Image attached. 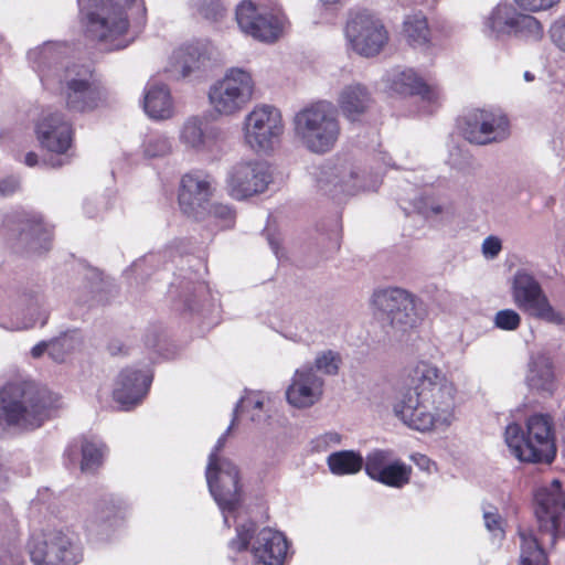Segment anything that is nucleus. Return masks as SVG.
<instances>
[{
	"instance_id": "nucleus-1",
	"label": "nucleus",
	"mask_w": 565,
	"mask_h": 565,
	"mask_svg": "<svg viewBox=\"0 0 565 565\" xmlns=\"http://www.w3.org/2000/svg\"><path fill=\"white\" fill-rule=\"evenodd\" d=\"M456 387L434 364L420 361L409 373L408 387L393 404L394 415L408 428L444 431L455 420Z\"/></svg>"
},
{
	"instance_id": "nucleus-2",
	"label": "nucleus",
	"mask_w": 565,
	"mask_h": 565,
	"mask_svg": "<svg viewBox=\"0 0 565 565\" xmlns=\"http://www.w3.org/2000/svg\"><path fill=\"white\" fill-rule=\"evenodd\" d=\"M84 31L87 38L104 42L110 50L124 49L120 39L129 26V17L138 25L146 23L143 0H78Z\"/></svg>"
},
{
	"instance_id": "nucleus-3",
	"label": "nucleus",
	"mask_w": 565,
	"mask_h": 565,
	"mask_svg": "<svg viewBox=\"0 0 565 565\" xmlns=\"http://www.w3.org/2000/svg\"><path fill=\"white\" fill-rule=\"evenodd\" d=\"M50 416V401L44 392L26 382L8 383L0 390V434L30 431Z\"/></svg>"
},
{
	"instance_id": "nucleus-4",
	"label": "nucleus",
	"mask_w": 565,
	"mask_h": 565,
	"mask_svg": "<svg viewBox=\"0 0 565 565\" xmlns=\"http://www.w3.org/2000/svg\"><path fill=\"white\" fill-rule=\"evenodd\" d=\"M296 140L315 154L330 152L341 136L338 107L326 99L303 106L292 118Z\"/></svg>"
},
{
	"instance_id": "nucleus-5",
	"label": "nucleus",
	"mask_w": 565,
	"mask_h": 565,
	"mask_svg": "<svg viewBox=\"0 0 565 565\" xmlns=\"http://www.w3.org/2000/svg\"><path fill=\"white\" fill-rule=\"evenodd\" d=\"M524 430L519 424H509L504 440L510 452L520 461L551 463L556 456L553 419L547 414L530 416Z\"/></svg>"
},
{
	"instance_id": "nucleus-6",
	"label": "nucleus",
	"mask_w": 565,
	"mask_h": 565,
	"mask_svg": "<svg viewBox=\"0 0 565 565\" xmlns=\"http://www.w3.org/2000/svg\"><path fill=\"white\" fill-rule=\"evenodd\" d=\"M234 425L235 418L232 419L226 431L217 439L209 456L205 471L210 493L218 505L226 526H230V516L238 511L243 499L237 466L220 455Z\"/></svg>"
},
{
	"instance_id": "nucleus-7",
	"label": "nucleus",
	"mask_w": 565,
	"mask_h": 565,
	"mask_svg": "<svg viewBox=\"0 0 565 565\" xmlns=\"http://www.w3.org/2000/svg\"><path fill=\"white\" fill-rule=\"evenodd\" d=\"M319 190L334 198L375 191L381 179L367 175L361 164L348 157H335L321 164L315 174Z\"/></svg>"
},
{
	"instance_id": "nucleus-8",
	"label": "nucleus",
	"mask_w": 565,
	"mask_h": 565,
	"mask_svg": "<svg viewBox=\"0 0 565 565\" xmlns=\"http://www.w3.org/2000/svg\"><path fill=\"white\" fill-rule=\"evenodd\" d=\"M255 82L249 72L232 67L209 88L210 107L217 117L232 118L241 114L252 102Z\"/></svg>"
},
{
	"instance_id": "nucleus-9",
	"label": "nucleus",
	"mask_w": 565,
	"mask_h": 565,
	"mask_svg": "<svg viewBox=\"0 0 565 565\" xmlns=\"http://www.w3.org/2000/svg\"><path fill=\"white\" fill-rule=\"evenodd\" d=\"M250 547L254 557L265 565H282L288 542L286 536L271 527L258 529L253 521L237 524L236 535L228 542L231 552L238 553Z\"/></svg>"
},
{
	"instance_id": "nucleus-10",
	"label": "nucleus",
	"mask_w": 565,
	"mask_h": 565,
	"mask_svg": "<svg viewBox=\"0 0 565 565\" xmlns=\"http://www.w3.org/2000/svg\"><path fill=\"white\" fill-rule=\"evenodd\" d=\"M33 565H77L83 551L74 534L66 529H46L33 533L28 542Z\"/></svg>"
},
{
	"instance_id": "nucleus-11",
	"label": "nucleus",
	"mask_w": 565,
	"mask_h": 565,
	"mask_svg": "<svg viewBox=\"0 0 565 565\" xmlns=\"http://www.w3.org/2000/svg\"><path fill=\"white\" fill-rule=\"evenodd\" d=\"M242 130L250 150L268 154L280 143L285 131L281 111L273 105H256L245 116Z\"/></svg>"
},
{
	"instance_id": "nucleus-12",
	"label": "nucleus",
	"mask_w": 565,
	"mask_h": 565,
	"mask_svg": "<svg viewBox=\"0 0 565 565\" xmlns=\"http://www.w3.org/2000/svg\"><path fill=\"white\" fill-rule=\"evenodd\" d=\"M53 89L58 90L70 110L79 113L93 110L104 97L92 67L83 64H67Z\"/></svg>"
},
{
	"instance_id": "nucleus-13",
	"label": "nucleus",
	"mask_w": 565,
	"mask_h": 565,
	"mask_svg": "<svg viewBox=\"0 0 565 565\" xmlns=\"http://www.w3.org/2000/svg\"><path fill=\"white\" fill-rule=\"evenodd\" d=\"M344 38L353 52L363 57H375L390 42V33L381 18L369 10L350 12Z\"/></svg>"
},
{
	"instance_id": "nucleus-14",
	"label": "nucleus",
	"mask_w": 565,
	"mask_h": 565,
	"mask_svg": "<svg viewBox=\"0 0 565 565\" xmlns=\"http://www.w3.org/2000/svg\"><path fill=\"white\" fill-rule=\"evenodd\" d=\"M184 150L206 162L218 161L225 153L223 130L200 115L188 117L178 130Z\"/></svg>"
},
{
	"instance_id": "nucleus-15",
	"label": "nucleus",
	"mask_w": 565,
	"mask_h": 565,
	"mask_svg": "<svg viewBox=\"0 0 565 565\" xmlns=\"http://www.w3.org/2000/svg\"><path fill=\"white\" fill-rule=\"evenodd\" d=\"M482 33L491 39L514 35L526 41H540L543 38L541 22L525 13L519 12L512 4H497L482 21Z\"/></svg>"
},
{
	"instance_id": "nucleus-16",
	"label": "nucleus",
	"mask_w": 565,
	"mask_h": 565,
	"mask_svg": "<svg viewBox=\"0 0 565 565\" xmlns=\"http://www.w3.org/2000/svg\"><path fill=\"white\" fill-rule=\"evenodd\" d=\"M511 296L515 306L530 317L556 326L565 322L564 316L551 305L539 280L525 269L515 271Z\"/></svg>"
},
{
	"instance_id": "nucleus-17",
	"label": "nucleus",
	"mask_w": 565,
	"mask_h": 565,
	"mask_svg": "<svg viewBox=\"0 0 565 565\" xmlns=\"http://www.w3.org/2000/svg\"><path fill=\"white\" fill-rule=\"evenodd\" d=\"M35 135L42 149L61 157H52L49 162L44 161L45 164L58 168L68 162L73 146V127L62 113H43L35 125Z\"/></svg>"
},
{
	"instance_id": "nucleus-18",
	"label": "nucleus",
	"mask_w": 565,
	"mask_h": 565,
	"mask_svg": "<svg viewBox=\"0 0 565 565\" xmlns=\"http://www.w3.org/2000/svg\"><path fill=\"white\" fill-rule=\"evenodd\" d=\"M371 302L375 310L385 316L392 328L402 331L415 327L422 319L416 297L402 288L377 289Z\"/></svg>"
},
{
	"instance_id": "nucleus-19",
	"label": "nucleus",
	"mask_w": 565,
	"mask_h": 565,
	"mask_svg": "<svg viewBox=\"0 0 565 565\" xmlns=\"http://www.w3.org/2000/svg\"><path fill=\"white\" fill-rule=\"evenodd\" d=\"M273 181L270 166L264 160H242L226 174L228 194L235 200H246L264 193Z\"/></svg>"
},
{
	"instance_id": "nucleus-20",
	"label": "nucleus",
	"mask_w": 565,
	"mask_h": 565,
	"mask_svg": "<svg viewBox=\"0 0 565 565\" xmlns=\"http://www.w3.org/2000/svg\"><path fill=\"white\" fill-rule=\"evenodd\" d=\"M461 131L470 143L484 146L509 138L510 121L499 109H473L463 117Z\"/></svg>"
},
{
	"instance_id": "nucleus-21",
	"label": "nucleus",
	"mask_w": 565,
	"mask_h": 565,
	"mask_svg": "<svg viewBox=\"0 0 565 565\" xmlns=\"http://www.w3.org/2000/svg\"><path fill=\"white\" fill-rule=\"evenodd\" d=\"M535 516L541 535H547L551 543L565 530V493L558 480L539 488L534 494Z\"/></svg>"
},
{
	"instance_id": "nucleus-22",
	"label": "nucleus",
	"mask_w": 565,
	"mask_h": 565,
	"mask_svg": "<svg viewBox=\"0 0 565 565\" xmlns=\"http://www.w3.org/2000/svg\"><path fill=\"white\" fill-rule=\"evenodd\" d=\"M214 191V179L209 173L201 170L185 173L181 178L178 194L181 211L194 220H205Z\"/></svg>"
},
{
	"instance_id": "nucleus-23",
	"label": "nucleus",
	"mask_w": 565,
	"mask_h": 565,
	"mask_svg": "<svg viewBox=\"0 0 565 565\" xmlns=\"http://www.w3.org/2000/svg\"><path fill=\"white\" fill-rule=\"evenodd\" d=\"M235 18L244 34L260 42L273 43L282 33L285 18L260 11L250 0H243L237 4Z\"/></svg>"
},
{
	"instance_id": "nucleus-24",
	"label": "nucleus",
	"mask_w": 565,
	"mask_h": 565,
	"mask_svg": "<svg viewBox=\"0 0 565 565\" xmlns=\"http://www.w3.org/2000/svg\"><path fill=\"white\" fill-rule=\"evenodd\" d=\"M152 383V372L149 367H126L117 375L113 398L121 411H130L140 405Z\"/></svg>"
},
{
	"instance_id": "nucleus-25",
	"label": "nucleus",
	"mask_w": 565,
	"mask_h": 565,
	"mask_svg": "<svg viewBox=\"0 0 565 565\" xmlns=\"http://www.w3.org/2000/svg\"><path fill=\"white\" fill-rule=\"evenodd\" d=\"M4 226L19 233V239L34 252L47 250L52 239V227L35 212H14L6 217Z\"/></svg>"
},
{
	"instance_id": "nucleus-26",
	"label": "nucleus",
	"mask_w": 565,
	"mask_h": 565,
	"mask_svg": "<svg viewBox=\"0 0 565 565\" xmlns=\"http://www.w3.org/2000/svg\"><path fill=\"white\" fill-rule=\"evenodd\" d=\"M382 81L391 95H419L423 100L428 103H437L440 97L438 87L425 83L416 71L409 67H392L386 71Z\"/></svg>"
},
{
	"instance_id": "nucleus-27",
	"label": "nucleus",
	"mask_w": 565,
	"mask_h": 565,
	"mask_svg": "<svg viewBox=\"0 0 565 565\" xmlns=\"http://www.w3.org/2000/svg\"><path fill=\"white\" fill-rule=\"evenodd\" d=\"M66 52V45L60 42H45L28 52L29 64L46 88L55 87L66 66L63 65Z\"/></svg>"
},
{
	"instance_id": "nucleus-28",
	"label": "nucleus",
	"mask_w": 565,
	"mask_h": 565,
	"mask_svg": "<svg viewBox=\"0 0 565 565\" xmlns=\"http://www.w3.org/2000/svg\"><path fill=\"white\" fill-rule=\"evenodd\" d=\"M324 380L319 376L311 364L298 367L286 390L287 402L299 409L317 404L323 395Z\"/></svg>"
},
{
	"instance_id": "nucleus-29",
	"label": "nucleus",
	"mask_w": 565,
	"mask_h": 565,
	"mask_svg": "<svg viewBox=\"0 0 565 565\" xmlns=\"http://www.w3.org/2000/svg\"><path fill=\"white\" fill-rule=\"evenodd\" d=\"M125 509L113 497H105L94 503L86 518L85 526L90 534L108 535L124 520Z\"/></svg>"
},
{
	"instance_id": "nucleus-30",
	"label": "nucleus",
	"mask_w": 565,
	"mask_h": 565,
	"mask_svg": "<svg viewBox=\"0 0 565 565\" xmlns=\"http://www.w3.org/2000/svg\"><path fill=\"white\" fill-rule=\"evenodd\" d=\"M106 446L97 438H82L68 445L65 458L71 465L78 462L84 473L95 472L102 465Z\"/></svg>"
},
{
	"instance_id": "nucleus-31",
	"label": "nucleus",
	"mask_w": 565,
	"mask_h": 565,
	"mask_svg": "<svg viewBox=\"0 0 565 565\" xmlns=\"http://www.w3.org/2000/svg\"><path fill=\"white\" fill-rule=\"evenodd\" d=\"M372 97L369 89L360 83H351L345 85L338 95L337 104L343 116L355 121L371 106Z\"/></svg>"
},
{
	"instance_id": "nucleus-32",
	"label": "nucleus",
	"mask_w": 565,
	"mask_h": 565,
	"mask_svg": "<svg viewBox=\"0 0 565 565\" xmlns=\"http://www.w3.org/2000/svg\"><path fill=\"white\" fill-rule=\"evenodd\" d=\"M525 381L531 390L552 394L556 384L551 358L544 353L533 354L529 361Z\"/></svg>"
},
{
	"instance_id": "nucleus-33",
	"label": "nucleus",
	"mask_w": 565,
	"mask_h": 565,
	"mask_svg": "<svg viewBox=\"0 0 565 565\" xmlns=\"http://www.w3.org/2000/svg\"><path fill=\"white\" fill-rule=\"evenodd\" d=\"M143 110L152 119H169L174 114V105L169 88L164 84L149 83L145 88Z\"/></svg>"
},
{
	"instance_id": "nucleus-34",
	"label": "nucleus",
	"mask_w": 565,
	"mask_h": 565,
	"mask_svg": "<svg viewBox=\"0 0 565 565\" xmlns=\"http://www.w3.org/2000/svg\"><path fill=\"white\" fill-rule=\"evenodd\" d=\"M402 34L408 45L414 49H428L431 44L428 21L422 11H415L404 17Z\"/></svg>"
},
{
	"instance_id": "nucleus-35",
	"label": "nucleus",
	"mask_w": 565,
	"mask_h": 565,
	"mask_svg": "<svg viewBox=\"0 0 565 565\" xmlns=\"http://www.w3.org/2000/svg\"><path fill=\"white\" fill-rule=\"evenodd\" d=\"M414 209L428 220H449L454 216L455 210L451 202L437 200L426 193L418 196L407 198Z\"/></svg>"
},
{
	"instance_id": "nucleus-36",
	"label": "nucleus",
	"mask_w": 565,
	"mask_h": 565,
	"mask_svg": "<svg viewBox=\"0 0 565 565\" xmlns=\"http://www.w3.org/2000/svg\"><path fill=\"white\" fill-rule=\"evenodd\" d=\"M198 53L192 47H180L173 51L166 67L171 79H181L189 76L198 65Z\"/></svg>"
},
{
	"instance_id": "nucleus-37",
	"label": "nucleus",
	"mask_w": 565,
	"mask_h": 565,
	"mask_svg": "<svg viewBox=\"0 0 565 565\" xmlns=\"http://www.w3.org/2000/svg\"><path fill=\"white\" fill-rule=\"evenodd\" d=\"M327 465L332 475L349 476L358 473L363 468L364 459L354 450H340L328 456Z\"/></svg>"
},
{
	"instance_id": "nucleus-38",
	"label": "nucleus",
	"mask_w": 565,
	"mask_h": 565,
	"mask_svg": "<svg viewBox=\"0 0 565 565\" xmlns=\"http://www.w3.org/2000/svg\"><path fill=\"white\" fill-rule=\"evenodd\" d=\"M520 565H547V558L542 542H539L532 531L520 530Z\"/></svg>"
},
{
	"instance_id": "nucleus-39",
	"label": "nucleus",
	"mask_w": 565,
	"mask_h": 565,
	"mask_svg": "<svg viewBox=\"0 0 565 565\" xmlns=\"http://www.w3.org/2000/svg\"><path fill=\"white\" fill-rule=\"evenodd\" d=\"M25 312L21 323L11 329H28L40 323L45 326L49 319V310L45 307L44 298L41 295H34L24 299Z\"/></svg>"
},
{
	"instance_id": "nucleus-40",
	"label": "nucleus",
	"mask_w": 565,
	"mask_h": 565,
	"mask_svg": "<svg viewBox=\"0 0 565 565\" xmlns=\"http://www.w3.org/2000/svg\"><path fill=\"white\" fill-rule=\"evenodd\" d=\"M50 343V358L54 362L62 363L74 350L81 345L82 340L79 333L76 330H71L51 339Z\"/></svg>"
},
{
	"instance_id": "nucleus-41",
	"label": "nucleus",
	"mask_w": 565,
	"mask_h": 565,
	"mask_svg": "<svg viewBox=\"0 0 565 565\" xmlns=\"http://www.w3.org/2000/svg\"><path fill=\"white\" fill-rule=\"evenodd\" d=\"M412 475V467L396 459L392 465L387 466L382 473H380L374 481L385 484L391 488L401 489L409 483Z\"/></svg>"
},
{
	"instance_id": "nucleus-42",
	"label": "nucleus",
	"mask_w": 565,
	"mask_h": 565,
	"mask_svg": "<svg viewBox=\"0 0 565 565\" xmlns=\"http://www.w3.org/2000/svg\"><path fill=\"white\" fill-rule=\"evenodd\" d=\"M343 8V0H318L312 8V22L321 25L335 24Z\"/></svg>"
},
{
	"instance_id": "nucleus-43",
	"label": "nucleus",
	"mask_w": 565,
	"mask_h": 565,
	"mask_svg": "<svg viewBox=\"0 0 565 565\" xmlns=\"http://www.w3.org/2000/svg\"><path fill=\"white\" fill-rule=\"evenodd\" d=\"M141 148L146 158H162L171 153L172 140L163 134L152 132L145 137Z\"/></svg>"
},
{
	"instance_id": "nucleus-44",
	"label": "nucleus",
	"mask_w": 565,
	"mask_h": 565,
	"mask_svg": "<svg viewBox=\"0 0 565 565\" xmlns=\"http://www.w3.org/2000/svg\"><path fill=\"white\" fill-rule=\"evenodd\" d=\"M397 458L393 450L390 449H374L367 454L364 460V469L366 475L374 480L380 473L392 465Z\"/></svg>"
},
{
	"instance_id": "nucleus-45",
	"label": "nucleus",
	"mask_w": 565,
	"mask_h": 565,
	"mask_svg": "<svg viewBox=\"0 0 565 565\" xmlns=\"http://www.w3.org/2000/svg\"><path fill=\"white\" fill-rule=\"evenodd\" d=\"M263 408V398L258 394L250 393L238 401L233 412V418L236 422L241 415L247 414L252 422L260 423L265 418Z\"/></svg>"
},
{
	"instance_id": "nucleus-46",
	"label": "nucleus",
	"mask_w": 565,
	"mask_h": 565,
	"mask_svg": "<svg viewBox=\"0 0 565 565\" xmlns=\"http://www.w3.org/2000/svg\"><path fill=\"white\" fill-rule=\"evenodd\" d=\"M193 14L210 22H218L225 15V8L221 0H190Z\"/></svg>"
},
{
	"instance_id": "nucleus-47",
	"label": "nucleus",
	"mask_w": 565,
	"mask_h": 565,
	"mask_svg": "<svg viewBox=\"0 0 565 565\" xmlns=\"http://www.w3.org/2000/svg\"><path fill=\"white\" fill-rule=\"evenodd\" d=\"M341 364V356L338 352L326 350L319 352L315 358L313 371L323 373L324 375H337Z\"/></svg>"
},
{
	"instance_id": "nucleus-48",
	"label": "nucleus",
	"mask_w": 565,
	"mask_h": 565,
	"mask_svg": "<svg viewBox=\"0 0 565 565\" xmlns=\"http://www.w3.org/2000/svg\"><path fill=\"white\" fill-rule=\"evenodd\" d=\"M493 322L498 329L514 331L521 324V317L513 309H503L495 313Z\"/></svg>"
},
{
	"instance_id": "nucleus-49",
	"label": "nucleus",
	"mask_w": 565,
	"mask_h": 565,
	"mask_svg": "<svg viewBox=\"0 0 565 565\" xmlns=\"http://www.w3.org/2000/svg\"><path fill=\"white\" fill-rule=\"evenodd\" d=\"M206 217H212L216 221H220L221 227H230L234 222V212L228 205L222 203H211L210 201L205 218Z\"/></svg>"
},
{
	"instance_id": "nucleus-50",
	"label": "nucleus",
	"mask_w": 565,
	"mask_h": 565,
	"mask_svg": "<svg viewBox=\"0 0 565 565\" xmlns=\"http://www.w3.org/2000/svg\"><path fill=\"white\" fill-rule=\"evenodd\" d=\"M342 441V435L337 431L323 433L311 440V450L316 452H326Z\"/></svg>"
},
{
	"instance_id": "nucleus-51",
	"label": "nucleus",
	"mask_w": 565,
	"mask_h": 565,
	"mask_svg": "<svg viewBox=\"0 0 565 565\" xmlns=\"http://www.w3.org/2000/svg\"><path fill=\"white\" fill-rule=\"evenodd\" d=\"M206 286L203 284H199L193 287L191 292L185 295L183 300V307L185 311L189 312H202L205 310V305H199L196 302V298H203L206 295Z\"/></svg>"
},
{
	"instance_id": "nucleus-52",
	"label": "nucleus",
	"mask_w": 565,
	"mask_h": 565,
	"mask_svg": "<svg viewBox=\"0 0 565 565\" xmlns=\"http://www.w3.org/2000/svg\"><path fill=\"white\" fill-rule=\"evenodd\" d=\"M24 557L19 546L11 543L0 546V565H23Z\"/></svg>"
},
{
	"instance_id": "nucleus-53",
	"label": "nucleus",
	"mask_w": 565,
	"mask_h": 565,
	"mask_svg": "<svg viewBox=\"0 0 565 565\" xmlns=\"http://www.w3.org/2000/svg\"><path fill=\"white\" fill-rule=\"evenodd\" d=\"M483 519H484V525L487 530L492 534L495 539L503 537L504 531H503V519L498 513L497 510L494 511H484L483 512Z\"/></svg>"
},
{
	"instance_id": "nucleus-54",
	"label": "nucleus",
	"mask_w": 565,
	"mask_h": 565,
	"mask_svg": "<svg viewBox=\"0 0 565 565\" xmlns=\"http://www.w3.org/2000/svg\"><path fill=\"white\" fill-rule=\"evenodd\" d=\"M502 250V241L500 237L490 235L486 237L481 245V253L486 259H494Z\"/></svg>"
},
{
	"instance_id": "nucleus-55",
	"label": "nucleus",
	"mask_w": 565,
	"mask_h": 565,
	"mask_svg": "<svg viewBox=\"0 0 565 565\" xmlns=\"http://www.w3.org/2000/svg\"><path fill=\"white\" fill-rule=\"evenodd\" d=\"M525 11L537 12L547 10L559 2V0H514Z\"/></svg>"
},
{
	"instance_id": "nucleus-56",
	"label": "nucleus",
	"mask_w": 565,
	"mask_h": 565,
	"mask_svg": "<svg viewBox=\"0 0 565 565\" xmlns=\"http://www.w3.org/2000/svg\"><path fill=\"white\" fill-rule=\"evenodd\" d=\"M551 38L553 43L565 53V15L553 24Z\"/></svg>"
},
{
	"instance_id": "nucleus-57",
	"label": "nucleus",
	"mask_w": 565,
	"mask_h": 565,
	"mask_svg": "<svg viewBox=\"0 0 565 565\" xmlns=\"http://www.w3.org/2000/svg\"><path fill=\"white\" fill-rule=\"evenodd\" d=\"M154 256L148 255L141 259L136 260L131 267L129 268L128 273H131L136 275V279L138 277H143L145 274V267L153 262Z\"/></svg>"
},
{
	"instance_id": "nucleus-58",
	"label": "nucleus",
	"mask_w": 565,
	"mask_h": 565,
	"mask_svg": "<svg viewBox=\"0 0 565 565\" xmlns=\"http://www.w3.org/2000/svg\"><path fill=\"white\" fill-rule=\"evenodd\" d=\"M19 189V180L14 177H9L0 181V194L11 195Z\"/></svg>"
},
{
	"instance_id": "nucleus-59",
	"label": "nucleus",
	"mask_w": 565,
	"mask_h": 565,
	"mask_svg": "<svg viewBox=\"0 0 565 565\" xmlns=\"http://www.w3.org/2000/svg\"><path fill=\"white\" fill-rule=\"evenodd\" d=\"M51 343L49 341H41L31 349V355L34 359L41 358L44 353L50 355Z\"/></svg>"
},
{
	"instance_id": "nucleus-60",
	"label": "nucleus",
	"mask_w": 565,
	"mask_h": 565,
	"mask_svg": "<svg viewBox=\"0 0 565 565\" xmlns=\"http://www.w3.org/2000/svg\"><path fill=\"white\" fill-rule=\"evenodd\" d=\"M98 202L93 199H88L84 202V212L85 214L90 217H98L100 215V211L97 209Z\"/></svg>"
},
{
	"instance_id": "nucleus-61",
	"label": "nucleus",
	"mask_w": 565,
	"mask_h": 565,
	"mask_svg": "<svg viewBox=\"0 0 565 565\" xmlns=\"http://www.w3.org/2000/svg\"><path fill=\"white\" fill-rule=\"evenodd\" d=\"M413 459L416 462V465L419 466L422 469L429 470L431 461L427 456L417 455V456H414Z\"/></svg>"
},
{
	"instance_id": "nucleus-62",
	"label": "nucleus",
	"mask_w": 565,
	"mask_h": 565,
	"mask_svg": "<svg viewBox=\"0 0 565 565\" xmlns=\"http://www.w3.org/2000/svg\"><path fill=\"white\" fill-rule=\"evenodd\" d=\"M24 164L30 167V168H33L35 166L39 164V156L35 153V152H28L25 156H24V160H23Z\"/></svg>"
},
{
	"instance_id": "nucleus-63",
	"label": "nucleus",
	"mask_w": 565,
	"mask_h": 565,
	"mask_svg": "<svg viewBox=\"0 0 565 565\" xmlns=\"http://www.w3.org/2000/svg\"><path fill=\"white\" fill-rule=\"evenodd\" d=\"M9 478L10 477L8 470L0 463V489L8 484Z\"/></svg>"
},
{
	"instance_id": "nucleus-64",
	"label": "nucleus",
	"mask_w": 565,
	"mask_h": 565,
	"mask_svg": "<svg viewBox=\"0 0 565 565\" xmlns=\"http://www.w3.org/2000/svg\"><path fill=\"white\" fill-rule=\"evenodd\" d=\"M268 243H269L274 254L276 255V257L280 258V255H279V242H278V239L269 235L268 236Z\"/></svg>"
}]
</instances>
